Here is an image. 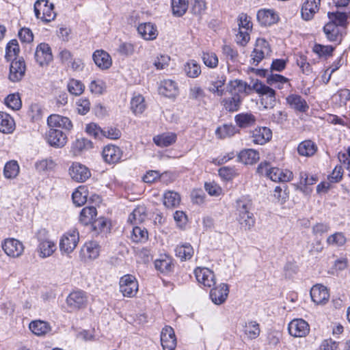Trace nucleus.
I'll use <instances>...</instances> for the list:
<instances>
[{
  "label": "nucleus",
  "instance_id": "1",
  "mask_svg": "<svg viewBox=\"0 0 350 350\" xmlns=\"http://www.w3.org/2000/svg\"><path fill=\"white\" fill-rule=\"evenodd\" d=\"M254 90L260 97V103L266 109L273 108L276 103L275 91L259 80H256L252 85Z\"/></svg>",
  "mask_w": 350,
  "mask_h": 350
},
{
  "label": "nucleus",
  "instance_id": "2",
  "mask_svg": "<svg viewBox=\"0 0 350 350\" xmlns=\"http://www.w3.org/2000/svg\"><path fill=\"white\" fill-rule=\"evenodd\" d=\"M257 170L260 174L265 173L274 182H288L293 178V173L291 171L278 167H269L267 163H261Z\"/></svg>",
  "mask_w": 350,
  "mask_h": 350
},
{
  "label": "nucleus",
  "instance_id": "3",
  "mask_svg": "<svg viewBox=\"0 0 350 350\" xmlns=\"http://www.w3.org/2000/svg\"><path fill=\"white\" fill-rule=\"evenodd\" d=\"M34 12L37 18L45 23L54 20L56 16L53 11V5L49 4L47 0H38L34 4Z\"/></svg>",
  "mask_w": 350,
  "mask_h": 350
},
{
  "label": "nucleus",
  "instance_id": "4",
  "mask_svg": "<svg viewBox=\"0 0 350 350\" xmlns=\"http://www.w3.org/2000/svg\"><path fill=\"white\" fill-rule=\"evenodd\" d=\"M120 291L123 296L133 297L138 291V282L135 276L126 274L120 280Z\"/></svg>",
  "mask_w": 350,
  "mask_h": 350
},
{
  "label": "nucleus",
  "instance_id": "5",
  "mask_svg": "<svg viewBox=\"0 0 350 350\" xmlns=\"http://www.w3.org/2000/svg\"><path fill=\"white\" fill-rule=\"evenodd\" d=\"M79 239V235L77 229H72L66 232L60 240L59 247L61 251L66 254L71 253L77 247Z\"/></svg>",
  "mask_w": 350,
  "mask_h": 350
},
{
  "label": "nucleus",
  "instance_id": "6",
  "mask_svg": "<svg viewBox=\"0 0 350 350\" xmlns=\"http://www.w3.org/2000/svg\"><path fill=\"white\" fill-rule=\"evenodd\" d=\"M271 53L269 43L262 38L257 39L251 57L252 64L257 66L266 56Z\"/></svg>",
  "mask_w": 350,
  "mask_h": 350
},
{
  "label": "nucleus",
  "instance_id": "7",
  "mask_svg": "<svg viewBox=\"0 0 350 350\" xmlns=\"http://www.w3.org/2000/svg\"><path fill=\"white\" fill-rule=\"evenodd\" d=\"M289 334L293 337H305L310 332L308 323L302 319L292 320L288 327Z\"/></svg>",
  "mask_w": 350,
  "mask_h": 350
},
{
  "label": "nucleus",
  "instance_id": "8",
  "mask_svg": "<svg viewBox=\"0 0 350 350\" xmlns=\"http://www.w3.org/2000/svg\"><path fill=\"white\" fill-rule=\"evenodd\" d=\"M88 297L85 292L78 290L69 294L66 298L68 306L72 310L85 308L87 305Z\"/></svg>",
  "mask_w": 350,
  "mask_h": 350
},
{
  "label": "nucleus",
  "instance_id": "9",
  "mask_svg": "<svg viewBox=\"0 0 350 350\" xmlns=\"http://www.w3.org/2000/svg\"><path fill=\"white\" fill-rule=\"evenodd\" d=\"M50 146L55 148H62L67 143V136L62 131L56 129H49L45 137Z\"/></svg>",
  "mask_w": 350,
  "mask_h": 350
},
{
  "label": "nucleus",
  "instance_id": "10",
  "mask_svg": "<svg viewBox=\"0 0 350 350\" xmlns=\"http://www.w3.org/2000/svg\"><path fill=\"white\" fill-rule=\"evenodd\" d=\"M2 248L8 256L14 258L20 256L24 250L23 243L14 238L5 239L2 243Z\"/></svg>",
  "mask_w": 350,
  "mask_h": 350
},
{
  "label": "nucleus",
  "instance_id": "11",
  "mask_svg": "<svg viewBox=\"0 0 350 350\" xmlns=\"http://www.w3.org/2000/svg\"><path fill=\"white\" fill-rule=\"evenodd\" d=\"M250 137L254 144L264 145L272 137V131L266 126H258L250 132Z\"/></svg>",
  "mask_w": 350,
  "mask_h": 350
},
{
  "label": "nucleus",
  "instance_id": "12",
  "mask_svg": "<svg viewBox=\"0 0 350 350\" xmlns=\"http://www.w3.org/2000/svg\"><path fill=\"white\" fill-rule=\"evenodd\" d=\"M194 274L198 282L206 287H211L215 284L214 273L206 267H197Z\"/></svg>",
  "mask_w": 350,
  "mask_h": 350
},
{
  "label": "nucleus",
  "instance_id": "13",
  "mask_svg": "<svg viewBox=\"0 0 350 350\" xmlns=\"http://www.w3.org/2000/svg\"><path fill=\"white\" fill-rule=\"evenodd\" d=\"M35 59L40 66L47 65L53 60L51 49L48 44L42 42L38 45Z\"/></svg>",
  "mask_w": 350,
  "mask_h": 350
},
{
  "label": "nucleus",
  "instance_id": "14",
  "mask_svg": "<svg viewBox=\"0 0 350 350\" xmlns=\"http://www.w3.org/2000/svg\"><path fill=\"white\" fill-rule=\"evenodd\" d=\"M161 342L163 350H174L176 347V338L173 328L165 326L161 333Z\"/></svg>",
  "mask_w": 350,
  "mask_h": 350
},
{
  "label": "nucleus",
  "instance_id": "15",
  "mask_svg": "<svg viewBox=\"0 0 350 350\" xmlns=\"http://www.w3.org/2000/svg\"><path fill=\"white\" fill-rule=\"evenodd\" d=\"M229 294L228 285L224 283L214 287L211 290L210 297L212 301L216 305L224 304Z\"/></svg>",
  "mask_w": 350,
  "mask_h": 350
},
{
  "label": "nucleus",
  "instance_id": "16",
  "mask_svg": "<svg viewBox=\"0 0 350 350\" xmlns=\"http://www.w3.org/2000/svg\"><path fill=\"white\" fill-rule=\"evenodd\" d=\"M226 81V76L224 74L213 75L209 82L207 90L213 94L222 96L224 94V86Z\"/></svg>",
  "mask_w": 350,
  "mask_h": 350
},
{
  "label": "nucleus",
  "instance_id": "17",
  "mask_svg": "<svg viewBox=\"0 0 350 350\" xmlns=\"http://www.w3.org/2000/svg\"><path fill=\"white\" fill-rule=\"evenodd\" d=\"M26 70L23 59L12 60L10 67L9 79L13 82H17L22 79Z\"/></svg>",
  "mask_w": 350,
  "mask_h": 350
},
{
  "label": "nucleus",
  "instance_id": "18",
  "mask_svg": "<svg viewBox=\"0 0 350 350\" xmlns=\"http://www.w3.org/2000/svg\"><path fill=\"white\" fill-rule=\"evenodd\" d=\"M71 178L77 182H84L90 176V172L85 165L74 163L69 169Z\"/></svg>",
  "mask_w": 350,
  "mask_h": 350
},
{
  "label": "nucleus",
  "instance_id": "19",
  "mask_svg": "<svg viewBox=\"0 0 350 350\" xmlns=\"http://www.w3.org/2000/svg\"><path fill=\"white\" fill-rule=\"evenodd\" d=\"M310 297L316 304H324L328 301L329 295L325 286L316 284L310 290Z\"/></svg>",
  "mask_w": 350,
  "mask_h": 350
},
{
  "label": "nucleus",
  "instance_id": "20",
  "mask_svg": "<svg viewBox=\"0 0 350 350\" xmlns=\"http://www.w3.org/2000/svg\"><path fill=\"white\" fill-rule=\"evenodd\" d=\"M102 155L107 163H116L121 159L122 152L119 147L109 144L104 147Z\"/></svg>",
  "mask_w": 350,
  "mask_h": 350
},
{
  "label": "nucleus",
  "instance_id": "21",
  "mask_svg": "<svg viewBox=\"0 0 350 350\" xmlns=\"http://www.w3.org/2000/svg\"><path fill=\"white\" fill-rule=\"evenodd\" d=\"M47 124L50 129L59 127L70 131L72 128V124L68 118L58 114L49 116L47 118Z\"/></svg>",
  "mask_w": 350,
  "mask_h": 350
},
{
  "label": "nucleus",
  "instance_id": "22",
  "mask_svg": "<svg viewBox=\"0 0 350 350\" xmlns=\"http://www.w3.org/2000/svg\"><path fill=\"white\" fill-rule=\"evenodd\" d=\"M95 64L101 70L109 68L112 64V59L108 53L104 50H96L92 55Z\"/></svg>",
  "mask_w": 350,
  "mask_h": 350
},
{
  "label": "nucleus",
  "instance_id": "23",
  "mask_svg": "<svg viewBox=\"0 0 350 350\" xmlns=\"http://www.w3.org/2000/svg\"><path fill=\"white\" fill-rule=\"evenodd\" d=\"M100 245L96 241L86 243L81 250V255L85 260H94L100 254Z\"/></svg>",
  "mask_w": 350,
  "mask_h": 350
},
{
  "label": "nucleus",
  "instance_id": "24",
  "mask_svg": "<svg viewBox=\"0 0 350 350\" xmlns=\"http://www.w3.org/2000/svg\"><path fill=\"white\" fill-rule=\"evenodd\" d=\"M228 88V91L232 95L234 94H238L240 95L243 93L245 94V95H248V90H252V86H250L246 82L241 79H234L229 81Z\"/></svg>",
  "mask_w": 350,
  "mask_h": 350
},
{
  "label": "nucleus",
  "instance_id": "25",
  "mask_svg": "<svg viewBox=\"0 0 350 350\" xmlns=\"http://www.w3.org/2000/svg\"><path fill=\"white\" fill-rule=\"evenodd\" d=\"M258 22L264 26H269L278 21V16L273 10H260L257 13Z\"/></svg>",
  "mask_w": 350,
  "mask_h": 350
},
{
  "label": "nucleus",
  "instance_id": "26",
  "mask_svg": "<svg viewBox=\"0 0 350 350\" xmlns=\"http://www.w3.org/2000/svg\"><path fill=\"white\" fill-rule=\"evenodd\" d=\"M286 102L292 109L299 112H306L309 109L305 99L298 94H290L286 97Z\"/></svg>",
  "mask_w": 350,
  "mask_h": 350
},
{
  "label": "nucleus",
  "instance_id": "27",
  "mask_svg": "<svg viewBox=\"0 0 350 350\" xmlns=\"http://www.w3.org/2000/svg\"><path fill=\"white\" fill-rule=\"evenodd\" d=\"M155 269L163 273H168L173 271L174 265L173 259L167 254H162L154 261Z\"/></svg>",
  "mask_w": 350,
  "mask_h": 350
},
{
  "label": "nucleus",
  "instance_id": "28",
  "mask_svg": "<svg viewBox=\"0 0 350 350\" xmlns=\"http://www.w3.org/2000/svg\"><path fill=\"white\" fill-rule=\"evenodd\" d=\"M38 252L39 256L42 258L51 256L56 249L55 243L48 239H42L40 237H38Z\"/></svg>",
  "mask_w": 350,
  "mask_h": 350
},
{
  "label": "nucleus",
  "instance_id": "29",
  "mask_svg": "<svg viewBox=\"0 0 350 350\" xmlns=\"http://www.w3.org/2000/svg\"><path fill=\"white\" fill-rule=\"evenodd\" d=\"M327 40L330 42H337L341 40L342 34L339 27L335 22H329L323 27Z\"/></svg>",
  "mask_w": 350,
  "mask_h": 350
},
{
  "label": "nucleus",
  "instance_id": "30",
  "mask_svg": "<svg viewBox=\"0 0 350 350\" xmlns=\"http://www.w3.org/2000/svg\"><path fill=\"white\" fill-rule=\"evenodd\" d=\"M176 134L172 132L163 133L153 137L154 143L159 147H167L176 141Z\"/></svg>",
  "mask_w": 350,
  "mask_h": 350
},
{
  "label": "nucleus",
  "instance_id": "31",
  "mask_svg": "<svg viewBox=\"0 0 350 350\" xmlns=\"http://www.w3.org/2000/svg\"><path fill=\"white\" fill-rule=\"evenodd\" d=\"M15 129V122L12 117L7 113L0 111V132L12 133Z\"/></svg>",
  "mask_w": 350,
  "mask_h": 350
},
{
  "label": "nucleus",
  "instance_id": "32",
  "mask_svg": "<svg viewBox=\"0 0 350 350\" xmlns=\"http://www.w3.org/2000/svg\"><path fill=\"white\" fill-rule=\"evenodd\" d=\"M242 103V98L238 94H234L231 97L224 98L221 101L224 109L228 112L237 111Z\"/></svg>",
  "mask_w": 350,
  "mask_h": 350
},
{
  "label": "nucleus",
  "instance_id": "33",
  "mask_svg": "<svg viewBox=\"0 0 350 350\" xmlns=\"http://www.w3.org/2000/svg\"><path fill=\"white\" fill-rule=\"evenodd\" d=\"M234 121L239 127L243 129L254 125L256 118L251 113H241L234 116Z\"/></svg>",
  "mask_w": 350,
  "mask_h": 350
},
{
  "label": "nucleus",
  "instance_id": "34",
  "mask_svg": "<svg viewBox=\"0 0 350 350\" xmlns=\"http://www.w3.org/2000/svg\"><path fill=\"white\" fill-rule=\"evenodd\" d=\"M238 158L245 165H252L259 160V153L253 149H245L239 152Z\"/></svg>",
  "mask_w": 350,
  "mask_h": 350
},
{
  "label": "nucleus",
  "instance_id": "35",
  "mask_svg": "<svg viewBox=\"0 0 350 350\" xmlns=\"http://www.w3.org/2000/svg\"><path fill=\"white\" fill-rule=\"evenodd\" d=\"M137 31L144 39L148 40H153L157 36V29L150 23L140 24L137 27Z\"/></svg>",
  "mask_w": 350,
  "mask_h": 350
},
{
  "label": "nucleus",
  "instance_id": "36",
  "mask_svg": "<svg viewBox=\"0 0 350 350\" xmlns=\"http://www.w3.org/2000/svg\"><path fill=\"white\" fill-rule=\"evenodd\" d=\"M29 329L37 336H44L51 330L49 324L44 321L36 320L29 323Z\"/></svg>",
  "mask_w": 350,
  "mask_h": 350
},
{
  "label": "nucleus",
  "instance_id": "37",
  "mask_svg": "<svg viewBox=\"0 0 350 350\" xmlns=\"http://www.w3.org/2000/svg\"><path fill=\"white\" fill-rule=\"evenodd\" d=\"M317 150V145L311 140H304L297 147V152L301 156L311 157Z\"/></svg>",
  "mask_w": 350,
  "mask_h": 350
},
{
  "label": "nucleus",
  "instance_id": "38",
  "mask_svg": "<svg viewBox=\"0 0 350 350\" xmlns=\"http://www.w3.org/2000/svg\"><path fill=\"white\" fill-rule=\"evenodd\" d=\"M176 256L181 260H189L193 255L194 251L189 243H183L178 245L175 248Z\"/></svg>",
  "mask_w": 350,
  "mask_h": 350
},
{
  "label": "nucleus",
  "instance_id": "39",
  "mask_svg": "<svg viewBox=\"0 0 350 350\" xmlns=\"http://www.w3.org/2000/svg\"><path fill=\"white\" fill-rule=\"evenodd\" d=\"M96 215L97 211L94 206H86L81 210L79 220L83 224L88 225L93 222Z\"/></svg>",
  "mask_w": 350,
  "mask_h": 350
},
{
  "label": "nucleus",
  "instance_id": "40",
  "mask_svg": "<svg viewBox=\"0 0 350 350\" xmlns=\"http://www.w3.org/2000/svg\"><path fill=\"white\" fill-rule=\"evenodd\" d=\"M335 48L331 45H323L315 44L312 47V51L318 55L319 58L327 59L332 56Z\"/></svg>",
  "mask_w": 350,
  "mask_h": 350
},
{
  "label": "nucleus",
  "instance_id": "41",
  "mask_svg": "<svg viewBox=\"0 0 350 350\" xmlns=\"http://www.w3.org/2000/svg\"><path fill=\"white\" fill-rule=\"evenodd\" d=\"M178 90L176 83L172 80H165L161 87L159 92L166 97H172L176 94Z\"/></svg>",
  "mask_w": 350,
  "mask_h": 350
},
{
  "label": "nucleus",
  "instance_id": "42",
  "mask_svg": "<svg viewBox=\"0 0 350 350\" xmlns=\"http://www.w3.org/2000/svg\"><path fill=\"white\" fill-rule=\"evenodd\" d=\"M243 332L249 339L256 338L260 332L259 324L254 321H250L245 323L243 327Z\"/></svg>",
  "mask_w": 350,
  "mask_h": 350
},
{
  "label": "nucleus",
  "instance_id": "43",
  "mask_svg": "<svg viewBox=\"0 0 350 350\" xmlns=\"http://www.w3.org/2000/svg\"><path fill=\"white\" fill-rule=\"evenodd\" d=\"M146 217V208L143 206H137L129 215L128 221L131 224H140L144 221Z\"/></svg>",
  "mask_w": 350,
  "mask_h": 350
},
{
  "label": "nucleus",
  "instance_id": "44",
  "mask_svg": "<svg viewBox=\"0 0 350 350\" xmlns=\"http://www.w3.org/2000/svg\"><path fill=\"white\" fill-rule=\"evenodd\" d=\"M184 71L187 77L190 78H196L201 73V68L196 61L190 60L185 64Z\"/></svg>",
  "mask_w": 350,
  "mask_h": 350
},
{
  "label": "nucleus",
  "instance_id": "45",
  "mask_svg": "<svg viewBox=\"0 0 350 350\" xmlns=\"http://www.w3.org/2000/svg\"><path fill=\"white\" fill-rule=\"evenodd\" d=\"M237 132V129L232 124H224L219 126L216 131V135L220 139L231 137Z\"/></svg>",
  "mask_w": 350,
  "mask_h": 350
},
{
  "label": "nucleus",
  "instance_id": "46",
  "mask_svg": "<svg viewBox=\"0 0 350 350\" xmlns=\"http://www.w3.org/2000/svg\"><path fill=\"white\" fill-rule=\"evenodd\" d=\"M146 109L144 98L142 95H137L132 98L131 101V109L135 114L142 113Z\"/></svg>",
  "mask_w": 350,
  "mask_h": 350
},
{
  "label": "nucleus",
  "instance_id": "47",
  "mask_svg": "<svg viewBox=\"0 0 350 350\" xmlns=\"http://www.w3.org/2000/svg\"><path fill=\"white\" fill-rule=\"evenodd\" d=\"M187 8V0H172V10L174 16H183L186 12Z\"/></svg>",
  "mask_w": 350,
  "mask_h": 350
},
{
  "label": "nucleus",
  "instance_id": "48",
  "mask_svg": "<svg viewBox=\"0 0 350 350\" xmlns=\"http://www.w3.org/2000/svg\"><path fill=\"white\" fill-rule=\"evenodd\" d=\"M19 173V166L16 161H10L4 166L3 174L6 178L12 179L16 177Z\"/></svg>",
  "mask_w": 350,
  "mask_h": 350
},
{
  "label": "nucleus",
  "instance_id": "49",
  "mask_svg": "<svg viewBox=\"0 0 350 350\" xmlns=\"http://www.w3.org/2000/svg\"><path fill=\"white\" fill-rule=\"evenodd\" d=\"M56 163L51 158H46L36 162L35 167L39 172H47L53 170Z\"/></svg>",
  "mask_w": 350,
  "mask_h": 350
},
{
  "label": "nucleus",
  "instance_id": "50",
  "mask_svg": "<svg viewBox=\"0 0 350 350\" xmlns=\"http://www.w3.org/2000/svg\"><path fill=\"white\" fill-rule=\"evenodd\" d=\"M346 242L347 239L341 232H335L329 235L326 239L327 245L336 247L343 246Z\"/></svg>",
  "mask_w": 350,
  "mask_h": 350
},
{
  "label": "nucleus",
  "instance_id": "51",
  "mask_svg": "<svg viewBox=\"0 0 350 350\" xmlns=\"http://www.w3.org/2000/svg\"><path fill=\"white\" fill-rule=\"evenodd\" d=\"M180 198L178 193L174 191H167L164 194L163 204L167 208H173L179 204Z\"/></svg>",
  "mask_w": 350,
  "mask_h": 350
},
{
  "label": "nucleus",
  "instance_id": "52",
  "mask_svg": "<svg viewBox=\"0 0 350 350\" xmlns=\"http://www.w3.org/2000/svg\"><path fill=\"white\" fill-rule=\"evenodd\" d=\"M67 88L71 94L79 96L84 92L85 85L81 81L71 79L68 83Z\"/></svg>",
  "mask_w": 350,
  "mask_h": 350
},
{
  "label": "nucleus",
  "instance_id": "53",
  "mask_svg": "<svg viewBox=\"0 0 350 350\" xmlns=\"http://www.w3.org/2000/svg\"><path fill=\"white\" fill-rule=\"evenodd\" d=\"M288 81V79L287 78L278 74H271L268 75L267 78V83L271 86H274L278 89H282L283 88V84L286 83Z\"/></svg>",
  "mask_w": 350,
  "mask_h": 350
},
{
  "label": "nucleus",
  "instance_id": "54",
  "mask_svg": "<svg viewBox=\"0 0 350 350\" xmlns=\"http://www.w3.org/2000/svg\"><path fill=\"white\" fill-rule=\"evenodd\" d=\"M148 231L145 228L135 226L133 228L131 239L133 242H144L148 239Z\"/></svg>",
  "mask_w": 350,
  "mask_h": 350
},
{
  "label": "nucleus",
  "instance_id": "55",
  "mask_svg": "<svg viewBox=\"0 0 350 350\" xmlns=\"http://www.w3.org/2000/svg\"><path fill=\"white\" fill-rule=\"evenodd\" d=\"M202 59L204 64L208 68H215L218 66V57L213 52H203Z\"/></svg>",
  "mask_w": 350,
  "mask_h": 350
},
{
  "label": "nucleus",
  "instance_id": "56",
  "mask_svg": "<svg viewBox=\"0 0 350 350\" xmlns=\"http://www.w3.org/2000/svg\"><path fill=\"white\" fill-rule=\"evenodd\" d=\"M5 105L13 110H18L21 108L22 103L18 94L8 95L5 99Z\"/></svg>",
  "mask_w": 350,
  "mask_h": 350
},
{
  "label": "nucleus",
  "instance_id": "57",
  "mask_svg": "<svg viewBox=\"0 0 350 350\" xmlns=\"http://www.w3.org/2000/svg\"><path fill=\"white\" fill-rule=\"evenodd\" d=\"M19 51L18 41L16 40H12L6 46L5 58L8 61L12 60L13 57H16L18 55Z\"/></svg>",
  "mask_w": 350,
  "mask_h": 350
},
{
  "label": "nucleus",
  "instance_id": "58",
  "mask_svg": "<svg viewBox=\"0 0 350 350\" xmlns=\"http://www.w3.org/2000/svg\"><path fill=\"white\" fill-rule=\"evenodd\" d=\"M122 136L120 130L114 126H107L103 129L102 137H106L109 139H118Z\"/></svg>",
  "mask_w": 350,
  "mask_h": 350
},
{
  "label": "nucleus",
  "instance_id": "59",
  "mask_svg": "<svg viewBox=\"0 0 350 350\" xmlns=\"http://www.w3.org/2000/svg\"><path fill=\"white\" fill-rule=\"evenodd\" d=\"M72 201L77 206L83 205L87 201V194L84 188L79 187L72 196Z\"/></svg>",
  "mask_w": 350,
  "mask_h": 350
},
{
  "label": "nucleus",
  "instance_id": "60",
  "mask_svg": "<svg viewBox=\"0 0 350 350\" xmlns=\"http://www.w3.org/2000/svg\"><path fill=\"white\" fill-rule=\"evenodd\" d=\"M170 60L171 58L169 55L160 54L154 58L153 65L157 70H163L169 66Z\"/></svg>",
  "mask_w": 350,
  "mask_h": 350
},
{
  "label": "nucleus",
  "instance_id": "61",
  "mask_svg": "<svg viewBox=\"0 0 350 350\" xmlns=\"http://www.w3.org/2000/svg\"><path fill=\"white\" fill-rule=\"evenodd\" d=\"M85 131L89 135L94 137L95 139L102 138L103 129L96 123L91 122L88 124L85 127Z\"/></svg>",
  "mask_w": 350,
  "mask_h": 350
},
{
  "label": "nucleus",
  "instance_id": "62",
  "mask_svg": "<svg viewBox=\"0 0 350 350\" xmlns=\"http://www.w3.org/2000/svg\"><path fill=\"white\" fill-rule=\"evenodd\" d=\"M237 219L245 230H250L255 224V219L253 213H247L244 217H237Z\"/></svg>",
  "mask_w": 350,
  "mask_h": 350
},
{
  "label": "nucleus",
  "instance_id": "63",
  "mask_svg": "<svg viewBox=\"0 0 350 350\" xmlns=\"http://www.w3.org/2000/svg\"><path fill=\"white\" fill-rule=\"evenodd\" d=\"M252 200L247 196H241L236 200V212L251 210Z\"/></svg>",
  "mask_w": 350,
  "mask_h": 350
},
{
  "label": "nucleus",
  "instance_id": "64",
  "mask_svg": "<svg viewBox=\"0 0 350 350\" xmlns=\"http://www.w3.org/2000/svg\"><path fill=\"white\" fill-rule=\"evenodd\" d=\"M90 90L95 94H102L106 88L105 83L100 79L93 80L90 85Z\"/></svg>",
  "mask_w": 350,
  "mask_h": 350
}]
</instances>
